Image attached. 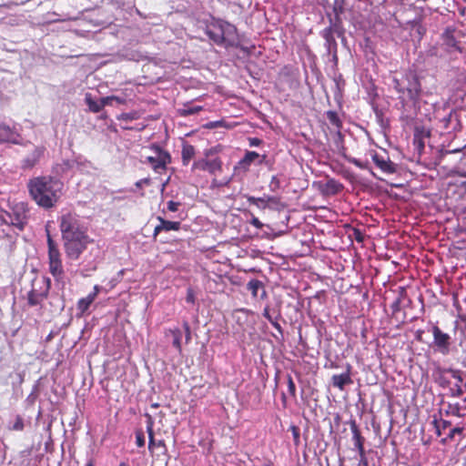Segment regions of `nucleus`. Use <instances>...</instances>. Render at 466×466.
I'll list each match as a JSON object with an SVG mask.
<instances>
[{
    "instance_id": "obj_19",
    "label": "nucleus",
    "mask_w": 466,
    "mask_h": 466,
    "mask_svg": "<svg viewBox=\"0 0 466 466\" xmlns=\"http://www.w3.org/2000/svg\"><path fill=\"white\" fill-rule=\"evenodd\" d=\"M160 224L157 225L154 229V235L157 236L160 231H170V230H178L180 228V222L177 221H168L164 218L158 217Z\"/></svg>"
},
{
    "instance_id": "obj_32",
    "label": "nucleus",
    "mask_w": 466,
    "mask_h": 466,
    "mask_svg": "<svg viewBox=\"0 0 466 466\" xmlns=\"http://www.w3.org/2000/svg\"><path fill=\"white\" fill-rule=\"evenodd\" d=\"M258 157L259 155L257 152L248 151L243 158V163L249 165Z\"/></svg>"
},
{
    "instance_id": "obj_21",
    "label": "nucleus",
    "mask_w": 466,
    "mask_h": 466,
    "mask_svg": "<svg viewBox=\"0 0 466 466\" xmlns=\"http://www.w3.org/2000/svg\"><path fill=\"white\" fill-rule=\"evenodd\" d=\"M351 432H352L353 440L355 442L354 445L357 448V450L359 451L360 457H362L364 459V454H365V451H364V447H363L364 439L361 437L360 432L355 422H353L351 424Z\"/></svg>"
},
{
    "instance_id": "obj_60",
    "label": "nucleus",
    "mask_w": 466,
    "mask_h": 466,
    "mask_svg": "<svg viewBox=\"0 0 466 466\" xmlns=\"http://www.w3.org/2000/svg\"><path fill=\"white\" fill-rule=\"evenodd\" d=\"M166 466H168V461L166 462Z\"/></svg>"
},
{
    "instance_id": "obj_17",
    "label": "nucleus",
    "mask_w": 466,
    "mask_h": 466,
    "mask_svg": "<svg viewBox=\"0 0 466 466\" xmlns=\"http://www.w3.org/2000/svg\"><path fill=\"white\" fill-rule=\"evenodd\" d=\"M45 152L44 147H36L35 149L23 160L24 168H32L43 157Z\"/></svg>"
},
{
    "instance_id": "obj_18",
    "label": "nucleus",
    "mask_w": 466,
    "mask_h": 466,
    "mask_svg": "<svg viewBox=\"0 0 466 466\" xmlns=\"http://www.w3.org/2000/svg\"><path fill=\"white\" fill-rule=\"evenodd\" d=\"M247 289L251 292L253 298L258 297L259 290H261V293L259 295L260 299H263L267 297V292L264 289V285L258 279H253L250 281H248V283L247 284Z\"/></svg>"
},
{
    "instance_id": "obj_29",
    "label": "nucleus",
    "mask_w": 466,
    "mask_h": 466,
    "mask_svg": "<svg viewBox=\"0 0 466 466\" xmlns=\"http://www.w3.org/2000/svg\"><path fill=\"white\" fill-rule=\"evenodd\" d=\"M432 423L435 427L436 433L439 436L441 435V432L443 431L447 430L451 425V421H449V420H438L437 419H434Z\"/></svg>"
},
{
    "instance_id": "obj_38",
    "label": "nucleus",
    "mask_w": 466,
    "mask_h": 466,
    "mask_svg": "<svg viewBox=\"0 0 466 466\" xmlns=\"http://www.w3.org/2000/svg\"><path fill=\"white\" fill-rule=\"evenodd\" d=\"M219 167V164L215 160L211 162H205L204 167H202L203 169H207L210 172H213L215 169H218Z\"/></svg>"
},
{
    "instance_id": "obj_15",
    "label": "nucleus",
    "mask_w": 466,
    "mask_h": 466,
    "mask_svg": "<svg viewBox=\"0 0 466 466\" xmlns=\"http://www.w3.org/2000/svg\"><path fill=\"white\" fill-rule=\"evenodd\" d=\"M372 159L376 166L384 173L394 174L397 171L396 164H394L389 157H383L377 153L373 154Z\"/></svg>"
},
{
    "instance_id": "obj_36",
    "label": "nucleus",
    "mask_w": 466,
    "mask_h": 466,
    "mask_svg": "<svg viewBox=\"0 0 466 466\" xmlns=\"http://www.w3.org/2000/svg\"><path fill=\"white\" fill-rule=\"evenodd\" d=\"M462 433V428H460V427H455L453 429H451L447 436V438L443 439L442 440V442H446L447 440H452L455 438V435L456 434H459L461 435Z\"/></svg>"
},
{
    "instance_id": "obj_46",
    "label": "nucleus",
    "mask_w": 466,
    "mask_h": 466,
    "mask_svg": "<svg viewBox=\"0 0 466 466\" xmlns=\"http://www.w3.org/2000/svg\"><path fill=\"white\" fill-rule=\"evenodd\" d=\"M249 223H250L253 227H255L256 228H258V229H260V228H263V223H261V222L259 221V219H258V218H256V217H252V218L250 219Z\"/></svg>"
},
{
    "instance_id": "obj_2",
    "label": "nucleus",
    "mask_w": 466,
    "mask_h": 466,
    "mask_svg": "<svg viewBox=\"0 0 466 466\" xmlns=\"http://www.w3.org/2000/svg\"><path fill=\"white\" fill-rule=\"evenodd\" d=\"M64 184L61 180L43 176L30 179L27 188L32 199L45 209L52 208L56 205L63 194Z\"/></svg>"
},
{
    "instance_id": "obj_13",
    "label": "nucleus",
    "mask_w": 466,
    "mask_h": 466,
    "mask_svg": "<svg viewBox=\"0 0 466 466\" xmlns=\"http://www.w3.org/2000/svg\"><path fill=\"white\" fill-rule=\"evenodd\" d=\"M112 100L119 101V99L115 96L103 97L99 101H95L90 94H86L85 96L86 104L88 106L89 109L94 113L100 112L104 108V106L109 105Z\"/></svg>"
},
{
    "instance_id": "obj_7",
    "label": "nucleus",
    "mask_w": 466,
    "mask_h": 466,
    "mask_svg": "<svg viewBox=\"0 0 466 466\" xmlns=\"http://www.w3.org/2000/svg\"><path fill=\"white\" fill-rule=\"evenodd\" d=\"M335 32L340 36L341 32L336 30L332 25L324 28L320 35L325 40V46L327 48L328 54L332 56V58L335 62L338 60L337 56V48L338 45L334 36Z\"/></svg>"
},
{
    "instance_id": "obj_37",
    "label": "nucleus",
    "mask_w": 466,
    "mask_h": 466,
    "mask_svg": "<svg viewBox=\"0 0 466 466\" xmlns=\"http://www.w3.org/2000/svg\"><path fill=\"white\" fill-rule=\"evenodd\" d=\"M28 302L30 305H37L40 302V296L36 294L35 291H31L28 294Z\"/></svg>"
},
{
    "instance_id": "obj_57",
    "label": "nucleus",
    "mask_w": 466,
    "mask_h": 466,
    "mask_svg": "<svg viewBox=\"0 0 466 466\" xmlns=\"http://www.w3.org/2000/svg\"><path fill=\"white\" fill-rule=\"evenodd\" d=\"M119 466H127L125 462H121Z\"/></svg>"
},
{
    "instance_id": "obj_35",
    "label": "nucleus",
    "mask_w": 466,
    "mask_h": 466,
    "mask_svg": "<svg viewBox=\"0 0 466 466\" xmlns=\"http://www.w3.org/2000/svg\"><path fill=\"white\" fill-rule=\"evenodd\" d=\"M202 109L201 106H187L182 110V115L184 116H190L195 115L198 112H199Z\"/></svg>"
},
{
    "instance_id": "obj_49",
    "label": "nucleus",
    "mask_w": 466,
    "mask_h": 466,
    "mask_svg": "<svg viewBox=\"0 0 466 466\" xmlns=\"http://www.w3.org/2000/svg\"><path fill=\"white\" fill-rule=\"evenodd\" d=\"M428 55L431 56H438V48L436 46H431L428 50Z\"/></svg>"
},
{
    "instance_id": "obj_61",
    "label": "nucleus",
    "mask_w": 466,
    "mask_h": 466,
    "mask_svg": "<svg viewBox=\"0 0 466 466\" xmlns=\"http://www.w3.org/2000/svg\"><path fill=\"white\" fill-rule=\"evenodd\" d=\"M464 386H465V388H466V382H465V385H464Z\"/></svg>"
},
{
    "instance_id": "obj_30",
    "label": "nucleus",
    "mask_w": 466,
    "mask_h": 466,
    "mask_svg": "<svg viewBox=\"0 0 466 466\" xmlns=\"http://www.w3.org/2000/svg\"><path fill=\"white\" fill-rule=\"evenodd\" d=\"M460 410L461 407L457 404H449L447 410H445V414L447 416L452 415V416H460Z\"/></svg>"
},
{
    "instance_id": "obj_42",
    "label": "nucleus",
    "mask_w": 466,
    "mask_h": 466,
    "mask_svg": "<svg viewBox=\"0 0 466 466\" xmlns=\"http://www.w3.org/2000/svg\"><path fill=\"white\" fill-rule=\"evenodd\" d=\"M183 328L185 331V339L186 343H188L191 339V332H190V327L187 321L183 323Z\"/></svg>"
},
{
    "instance_id": "obj_47",
    "label": "nucleus",
    "mask_w": 466,
    "mask_h": 466,
    "mask_svg": "<svg viewBox=\"0 0 466 466\" xmlns=\"http://www.w3.org/2000/svg\"><path fill=\"white\" fill-rule=\"evenodd\" d=\"M291 430H292V434H293L294 441H295V442H298L299 441V429L297 427H295V426H292Z\"/></svg>"
},
{
    "instance_id": "obj_53",
    "label": "nucleus",
    "mask_w": 466,
    "mask_h": 466,
    "mask_svg": "<svg viewBox=\"0 0 466 466\" xmlns=\"http://www.w3.org/2000/svg\"><path fill=\"white\" fill-rule=\"evenodd\" d=\"M360 466H369L368 460H367L365 454H364V459L362 457H360Z\"/></svg>"
},
{
    "instance_id": "obj_56",
    "label": "nucleus",
    "mask_w": 466,
    "mask_h": 466,
    "mask_svg": "<svg viewBox=\"0 0 466 466\" xmlns=\"http://www.w3.org/2000/svg\"><path fill=\"white\" fill-rule=\"evenodd\" d=\"M356 239H357L358 241H361V238H360V236H357Z\"/></svg>"
},
{
    "instance_id": "obj_22",
    "label": "nucleus",
    "mask_w": 466,
    "mask_h": 466,
    "mask_svg": "<svg viewBox=\"0 0 466 466\" xmlns=\"http://www.w3.org/2000/svg\"><path fill=\"white\" fill-rule=\"evenodd\" d=\"M248 202L251 205H255L260 209H265L268 207V203H277V198L275 197H266V198H256L252 196H248L247 198Z\"/></svg>"
},
{
    "instance_id": "obj_25",
    "label": "nucleus",
    "mask_w": 466,
    "mask_h": 466,
    "mask_svg": "<svg viewBox=\"0 0 466 466\" xmlns=\"http://www.w3.org/2000/svg\"><path fill=\"white\" fill-rule=\"evenodd\" d=\"M182 162L184 166L188 165L189 161L195 156V148L192 145L185 143L182 147Z\"/></svg>"
},
{
    "instance_id": "obj_44",
    "label": "nucleus",
    "mask_w": 466,
    "mask_h": 466,
    "mask_svg": "<svg viewBox=\"0 0 466 466\" xmlns=\"http://www.w3.org/2000/svg\"><path fill=\"white\" fill-rule=\"evenodd\" d=\"M136 443L138 447H143L145 445V436L143 432H137Z\"/></svg>"
},
{
    "instance_id": "obj_3",
    "label": "nucleus",
    "mask_w": 466,
    "mask_h": 466,
    "mask_svg": "<svg viewBox=\"0 0 466 466\" xmlns=\"http://www.w3.org/2000/svg\"><path fill=\"white\" fill-rule=\"evenodd\" d=\"M393 88L399 93L402 104L407 101L416 102L420 95L421 87L418 76L413 73L403 75L400 78L394 77Z\"/></svg>"
},
{
    "instance_id": "obj_20",
    "label": "nucleus",
    "mask_w": 466,
    "mask_h": 466,
    "mask_svg": "<svg viewBox=\"0 0 466 466\" xmlns=\"http://www.w3.org/2000/svg\"><path fill=\"white\" fill-rule=\"evenodd\" d=\"M410 300L407 296L406 290L403 288H400L397 298L390 306L393 313L400 311V309L405 306V302L410 303Z\"/></svg>"
},
{
    "instance_id": "obj_16",
    "label": "nucleus",
    "mask_w": 466,
    "mask_h": 466,
    "mask_svg": "<svg viewBox=\"0 0 466 466\" xmlns=\"http://www.w3.org/2000/svg\"><path fill=\"white\" fill-rule=\"evenodd\" d=\"M447 372L451 373V377L456 380V383L450 388L451 396L460 398L463 394L462 382L463 380L461 371L458 370L449 369Z\"/></svg>"
},
{
    "instance_id": "obj_48",
    "label": "nucleus",
    "mask_w": 466,
    "mask_h": 466,
    "mask_svg": "<svg viewBox=\"0 0 466 466\" xmlns=\"http://www.w3.org/2000/svg\"><path fill=\"white\" fill-rule=\"evenodd\" d=\"M260 143H261V140L257 137H253V138L249 139V145L252 147H258L260 145Z\"/></svg>"
},
{
    "instance_id": "obj_40",
    "label": "nucleus",
    "mask_w": 466,
    "mask_h": 466,
    "mask_svg": "<svg viewBox=\"0 0 466 466\" xmlns=\"http://www.w3.org/2000/svg\"><path fill=\"white\" fill-rule=\"evenodd\" d=\"M280 187L279 179L277 176H273L269 182V187L271 191H276Z\"/></svg>"
},
{
    "instance_id": "obj_33",
    "label": "nucleus",
    "mask_w": 466,
    "mask_h": 466,
    "mask_svg": "<svg viewBox=\"0 0 466 466\" xmlns=\"http://www.w3.org/2000/svg\"><path fill=\"white\" fill-rule=\"evenodd\" d=\"M347 160L358 167L360 169H367L368 168V162H363L360 159L355 158V157H347Z\"/></svg>"
},
{
    "instance_id": "obj_8",
    "label": "nucleus",
    "mask_w": 466,
    "mask_h": 466,
    "mask_svg": "<svg viewBox=\"0 0 466 466\" xmlns=\"http://www.w3.org/2000/svg\"><path fill=\"white\" fill-rule=\"evenodd\" d=\"M454 29L448 27L441 35V46L449 54H452L454 52H462V48L457 41L454 35Z\"/></svg>"
},
{
    "instance_id": "obj_23",
    "label": "nucleus",
    "mask_w": 466,
    "mask_h": 466,
    "mask_svg": "<svg viewBox=\"0 0 466 466\" xmlns=\"http://www.w3.org/2000/svg\"><path fill=\"white\" fill-rule=\"evenodd\" d=\"M327 117H328L329 121L338 128V131L336 132L335 142L337 145H339V143L342 142V137H343L341 132L339 131V128L341 127V121H340L338 114L334 111H328Z\"/></svg>"
},
{
    "instance_id": "obj_41",
    "label": "nucleus",
    "mask_w": 466,
    "mask_h": 466,
    "mask_svg": "<svg viewBox=\"0 0 466 466\" xmlns=\"http://www.w3.org/2000/svg\"><path fill=\"white\" fill-rule=\"evenodd\" d=\"M96 264H95V263H93V262H92V263H89V264H88V268H83V269L81 270V275H82V276H84V277H87V276H89V275H90V272H92V271L96 270Z\"/></svg>"
},
{
    "instance_id": "obj_5",
    "label": "nucleus",
    "mask_w": 466,
    "mask_h": 466,
    "mask_svg": "<svg viewBox=\"0 0 466 466\" xmlns=\"http://www.w3.org/2000/svg\"><path fill=\"white\" fill-rule=\"evenodd\" d=\"M28 210L24 203H18L14 206L10 213L2 216V220L6 224H11L19 229H23L27 223Z\"/></svg>"
},
{
    "instance_id": "obj_39",
    "label": "nucleus",
    "mask_w": 466,
    "mask_h": 466,
    "mask_svg": "<svg viewBox=\"0 0 466 466\" xmlns=\"http://www.w3.org/2000/svg\"><path fill=\"white\" fill-rule=\"evenodd\" d=\"M13 431H23L24 429V420L20 416L15 418V421L13 426L10 428Z\"/></svg>"
},
{
    "instance_id": "obj_26",
    "label": "nucleus",
    "mask_w": 466,
    "mask_h": 466,
    "mask_svg": "<svg viewBox=\"0 0 466 466\" xmlns=\"http://www.w3.org/2000/svg\"><path fill=\"white\" fill-rule=\"evenodd\" d=\"M342 188V185L335 179H329L325 185V192L328 194H337Z\"/></svg>"
},
{
    "instance_id": "obj_34",
    "label": "nucleus",
    "mask_w": 466,
    "mask_h": 466,
    "mask_svg": "<svg viewBox=\"0 0 466 466\" xmlns=\"http://www.w3.org/2000/svg\"><path fill=\"white\" fill-rule=\"evenodd\" d=\"M347 160L358 167L360 169H367L368 168V162H363L360 159L355 158V157H347Z\"/></svg>"
},
{
    "instance_id": "obj_59",
    "label": "nucleus",
    "mask_w": 466,
    "mask_h": 466,
    "mask_svg": "<svg viewBox=\"0 0 466 466\" xmlns=\"http://www.w3.org/2000/svg\"><path fill=\"white\" fill-rule=\"evenodd\" d=\"M218 123H219V122H216L213 126H216V127H217V126H218Z\"/></svg>"
},
{
    "instance_id": "obj_10",
    "label": "nucleus",
    "mask_w": 466,
    "mask_h": 466,
    "mask_svg": "<svg viewBox=\"0 0 466 466\" xmlns=\"http://www.w3.org/2000/svg\"><path fill=\"white\" fill-rule=\"evenodd\" d=\"M206 34L214 43L223 46V21L218 20L208 25Z\"/></svg>"
},
{
    "instance_id": "obj_11",
    "label": "nucleus",
    "mask_w": 466,
    "mask_h": 466,
    "mask_svg": "<svg viewBox=\"0 0 466 466\" xmlns=\"http://www.w3.org/2000/svg\"><path fill=\"white\" fill-rule=\"evenodd\" d=\"M223 46H237L238 44V36L235 25L223 21Z\"/></svg>"
},
{
    "instance_id": "obj_51",
    "label": "nucleus",
    "mask_w": 466,
    "mask_h": 466,
    "mask_svg": "<svg viewBox=\"0 0 466 466\" xmlns=\"http://www.w3.org/2000/svg\"><path fill=\"white\" fill-rule=\"evenodd\" d=\"M440 385L441 387H448L450 385V381L446 380L445 378L441 377L440 378Z\"/></svg>"
},
{
    "instance_id": "obj_9",
    "label": "nucleus",
    "mask_w": 466,
    "mask_h": 466,
    "mask_svg": "<svg viewBox=\"0 0 466 466\" xmlns=\"http://www.w3.org/2000/svg\"><path fill=\"white\" fill-rule=\"evenodd\" d=\"M432 333L434 345L437 347L438 351L447 355L450 352L451 337L447 333L442 332L437 326L433 327Z\"/></svg>"
},
{
    "instance_id": "obj_45",
    "label": "nucleus",
    "mask_w": 466,
    "mask_h": 466,
    "mask_svg": "<svg viewBox=\"0 0 466 466\" xmlns=\"http://www.w3.org/2000/svg\"><path fill=\"white\" fill-rule=\"evenodd\" d=\"M180 203L170 200L167 202V209L171 212H176L178 209Z\"/></svg>"
},
{
    "instance_id": "obj_12",
    "label": "nucleus",
    "mask_w": 466,
    "mask_h": 466,
    "mask_svg": "<svg viewBox=\"0 0 466 466\" xmlns=\"http://www.w3.org/2000/svg\"><path fill=\"white\" fill-rule=\"evenodd\" d=\"M0 142H10L13 144L20 143V135L15 127L6 124L0 125Z\"/></svg>"
},
{
    "instance_id": "obj_28",
    "label": "nucleus",
    "mask_w": 466,
    "mask_h": 466,
    "mask_svg": "<svg viewBox=\"0 0 466 466\" xmlns=\"http://www.w3.org/2000/svg\"><path fill=\"white\" fill-rule=\"evenodd\" d=\"M170 334L173 337L172 345L178 350V352H181L182 347H181V339L183 332L179 329H171Z\"/></svg>"
},
{
    "instance_id": "obj_43",
    "label": "nucleus",
    "mask_w": 466,
    "mask_h": 466,
    "mask_svg": "<svg viewBox=\"0 0 466 466\" xmlns=\"http://www.w3.org/2000/svg\"><path fill=\"white\" fill-rule=\"evenodd\" d=\"M288 388H289V393L292 395V396H295L296 394V386H295V383L291 378V376H288Z\"/></svg>"
},
{
    "instance_id": "obj_24",
    "label": "nucleus",
    "mask_w": 466,
    "mask_h": 466,
    "mask_svg": "<svg viewBox=\"0 0 466 466\" xmlns=\"http://www.w3.org/2000/svg\"><path fill=\"white\" fill-rule=\"evenodd\" d=\"M147 431L148 433V449L151 451L152 449L157 447V448H163L164 451H167L166 445L164 441L160 440L156 441L154 438V432H153V423L149 422L147 426Z\"/></svg>"
},
{
    "instance_id": "obj_52",
    "label": "nucleus",
    "mask_w": 466,
    "mask_h": 466,
    "mask_svg": "<svg viewBox=\"0 0 466 466\" xmlns=\"http://www.w3.org/2000/svg\"><path fill=\"white\" fill-rule=\"evenodd\" d=\"M97 295L96 294V292H91L89 293L87 296H86V299H88L92 303L95 301V299H96Z\"/></svg>"
},
{
    "instance_id": "obj_27",
    "label": "nucleus",
    "mask_w": 466,
    "mask_h": 466,
    "mask_svg": "<svg viewBox=\"0 0 466 466\" xmlns=\"http://www.w3.org/2000/svg\"><path fill=\"white\" fill-rule=\"evenodd\" d=\"M92 302L86 297L80 299L76 305L77 317H82L88 310Z\"/></svg>"
},
{
    "instance_id": "obj_54",
    "label": "nucleus",
    "mask_w": 466,
    "mask_h": 466,
    "mask_svg": "<svg viewBox=\"0 0 466 466\" xmlns=\"http://www.w3.org/2000/svg\"><path fill=\"white\" fill-rule=\"evenodd\" d=\"M101 289H102V287H100L99 285H95L94 289H93V292H96V294L98 295V293L100 292Z\"/></svg>"
},
{
    "instance_id": "obj_50",
    "label": "nucleus",
    "mask_w": 466,
    "mask_h": 466,
    "mask_svg": "<svg viewBox=\"0 0 466 466\" xmlns=\"http://www.w3.org/2000/svg\"><path fill=\"white\" fill-rule=\"evenodd\" d=\"M187 301L190 303L194 302V294L191 289H188L187 291Z\"/></svg>"
},
{
    "instance_id": "obj_31",
    "label": "nucleus",
    "mask_w": 466,
    "mask_h": 466,
    "mask_svg": "<svg viewBox=\"0 0 466 466\" xmlns=\"http://www.w3.org/2000/svg\"><path fill=\"white\" fill-rule=\"evenodd\" d=\"M263 317L266 319H268L275 329H277L279 331L281 330L280 325L270 315L268 308H265L264 309V310H263Z\"/></svg>"
},
{
    "instance_id": "obj_14",
    "label": "nucleus",
    "mask_w": 466,
    "mask_h": 466,
    "mask_svg": "<svg viewBox=\"0 0 466 466\" xmlns=\"http://www.w3.org/2000/svg\"><path fill=\"white\" fill-rule=\"evenodd\" d=\"M350 365H347L346 371L341 374H334L331 377V384L333 387L338 388L339 390H344L346 385L351 384L352 380L350 378Z\"/></svg>"
},
{
    "instance_id": "obj_55",
    "label": "nucleus",
    "mask_w": 466,
    "mask_h": 466,
    "mask_svg": "<svg viewBox=\"0 0 466 466\" xmlns=\"http://www.w3.org/2000/svg\"><path fill=\"white\" fill-rule=\"evenodd\" d=\"M86 466H94V464H93L92 461H89L86 464Z\"/></svg>"
},
{
    "instance_id": "obj_58",
    "label": "nucleus",
    "mask_w": 466,
    "mask_h": 466,
    "mask_svg": "<svg viewBox=\"0 0 466 466\" xmlns=\"http://www.w3.org/2000/svg\"><path fill=\"white\" fill-rule=\"evenodd\" d=\"M198 163H194L193 167H194V168L198 167Z\"/></svg>"
},
{
    "instance_id": "obj_6",
    "label": "nucleus",
    "mask_w": 466,
    "mask_h": 466,
    "mask_svg": "<svg viewBox=\"0 0 466 466\" xmlns=\"http://www.w3.org/2000/svg\"><path fill=\"white\" fill-rule=\"evenodd\" d=\"M152 149L155 152V156L147 157L146 162L148 163L152 168L161 174L167 168V165L171 162V157L169 153L163 150L158 146H154Z\"/></svg>"
},
{
    "instance_id": "obj_4",
    "label": "nucleus",
    "mask_w": 466,
    "mask_h": 466,
    "mask_svg": "<svg viewBox=\"0 0 466 466\" xmlns=\"http://www.w3.org/2000/svg\"><path fill=\"white\" fill-rule=\"evenodd\" d=\"M47 231V246H48V260H49V272L57 281L64 279L65 271L61 260V254L57 244L54 241L52 237Z\"/></svg>"
},
{
    "instance_id": "obj_1",
    "label": "nucleus",
    "mask_w": 466,
    "mask_h": 466,
    "mask_svg": "<svg viewBox=\"0 0 466 466\" xmlns=\"http://www.w3.org/2000/svg\"><path fill=\"white\" fill-rule=\"evenodd\" d=\"M60 230L64 241V249L68 259L76 260L92 243L86 228L76 214L67 212L60 218Z\"/></svg>"
}]
</instances>
